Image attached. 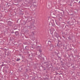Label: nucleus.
I'll use <instances>...</instances> for the list:
<instances>
[{
    "label": "nucleus",
    "instance_id": "nucleus-1",
    "mask_svg": "<svg viewBox=\"0 0 80 80\" xmlns=\"http://www.w3.org/2000/svg\"><path fill=\"white\" fill-rule=\"evenodd\" d=\"M50 47L51 48H53V47H54V45H53L52 44H50Z\"/></svg>",
    "mask_w": 80,
    "mask_h": 80
},
{
    "label": "nucleus",
    "instance_id": "nucleus-2",
    "mask_svg": "<svg viewBox=\"0 0 80 80\" xmlns=\"http://www.w3.org/2000/svg\"><path fill=\"white\" fill-rule=\"evenodd\" d=\"M54 35L56 37H58V33H57L56 32H55L54 33Z\"/></svg>",
    "mask_w": 80,
    "mask_h": 80
},
{
    "label": "nucleus",
    "instance_id": "nucleus-3",
    "mask_svg": "<svg viewBox=\"0 0 80 80\" xmlns=\"http://www.w3.org/2000/svg\"><path fill=\"white\" fill-rule=\"evenodd\" d=\"M33 35H35V31H33V32H32Z\"/></svg>",
    "mask_w": 80,
    "mask_h": 80
},
{
    "label": "nucleus",
    "instance_id": "nucleus-4",
    "mask_svg": "<svg viewBox=\"0 0 80 80\" xmlns=\"http://www.w3.org/2000/svg\"><path fill=\"white\" fill-rule=\"evenodd\" d=\"M48 43H51V41H48Z\"/></svg>",
    "mask_w": 80,
    "mask_h": 80
},
{
    "label": "nucleus",
    "instance_id": "nucleus-5",
    "mask_svg": "<svg viewBox=\"0 0 80 80\" xmlns=\"http://www.w3.org/2000/svg\"><path fill=\"white\" fill-rule=\"evenodd\" d=\"M16 60L17 61H19V60H20V59L17 58Z\"/></svg>",
    "mask_w": 80,
    "mask_h": 80
},
{
    "label": "nucleus",
    "instance_id": "nucleus-6",
    "mask_svg": "<svg viewBox=\"0 0 80 80\" xmlns=\"http://www.w3.org/2000/svg\"><path fill=\"white\" fill-rule=\"evenodd\" d=\"M39 51L40 52H42V50H39Z\"/></svg>",
    "mask_w": 80,
    "mask_h": 80
},
{
    "label": "nucleus",
    "instance_id": "nucleus-7",
    "mask_svg": "<svg viewBox=\"0 0 80 80\" xmlns=\"http://www.w3.org/2000/svg\"><path fill=\"white\" fill-rule=\"evenodd\" d=\"M50 32H51V29H50Z\"/></svg>",
    "mask_w": 80,
    "mask_h": 80
},
{
    "label": "nucleus",
    "instance_id": "nucleus-8",
    "mask_svg": "<svg viewBox=\"0 0 80 80\" xmlns=\"http://www.w3.org/2000/svg\"><path fill=\"white\" fill-rule=\"evenodd\" d=\"M63 38H65V37H63Z\"/></svg>",
    "mask_w": 80,
    "mask_h": 80
},
{
    "label": "nucleus",
    "instance_id": "nucleus-9",
    "mask_svg": "<svg viewBox=\"0 0 80 80\" xmlns=\"http://www.w3.org/2000/svg\"><path fill=\"white\" fill-rule=\"evenodd\" d=\"M79 3H80V1L79 2Z\"/></svg>",
    "mask_w": 80,
    "mask_h": 80
},
{
    "label": "nucleus",
    "instance_id": "nucleus-10",
    "mask_svg": "<svg viewBox=\"0 0 80 80\" xmlns=\"http://www.w3.org/2000/svg\"><path fill=\"white\" fill-rule=\"evenodd\" d=\"M31 48H33V47H31Z\"/></svg>",
    "mask_w": 80,
    "mask_h": 80
},
{
    "label": "nucleus",
    "instance_id": "nucleus-11",
    "mask_svg": "<svg viewBox=\"0 0 80 80\" xmlns=\"http://www.w3.org/2000/svg\"><path fill=\"white\" fill-rule=\"evenodd\" d=\"M16 32H15V33Z\"/></svg>",
    "mask_w": 80,
    "mask_h": 80
}]
</instances>
